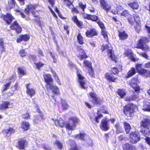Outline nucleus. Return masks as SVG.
Masks as SVG:
<instances>
[{"label": "nucleus", "instance_id": "obj_1", "mask_svg": "<svg viewBox=\"0 0 150 150\" xmlns=\"http://www.w3.org/2000/svg\"><path fill=\"white\" fill-rule=\"evenodd\" d=\"M56 125H58L61 127H65L69 130H73L76 127L79 121V119L76 117H71L69 118L68 122L66 123L63 120L54 119L52 118Z\"/></svg>", "mask_w": 150, "mask_h": 150}, {"label": "nucleus", "instance_id": "obj_2", "mask_svg": "<svg viewBox=\"0 0 150 150\" xmlns=\"http://www.w3.org/2000/svg\"><path fill=\"white\" fill-rule=\"evenodd\" d=\"M37 7L36 5L35 4H30L27 5L26 8L24 10V12L28 16L27 17L23 12L20 10H17V11L19 13L22 18H25L27 21H29L30 19L29 16L30 13L33 17L35 18V20L36 22L40 21V17L39 15L37 14L36 11L34 10L36 9Z\"/></svg>", "mask_w": 150, "mask_h": 150}, {"label": "nucleus", "instance_id": "obj_3", "mask_svg": "<svg viewBox=\"0 0 150 150\" xmlns=\"http://www.w3.org/2000/svg\"><path fill=\"white\" fill-rule=\"evenodd\" d=\"M150 42L149 38L145 36H141L138 40L135 48L141 49L144 51H147L149 50V47L148 45H144Z\"/></svg>", "mask_w": 150, "mask_h": 150}, {"label": "nucleus", "instance_id": "obj_4", "mask_svg": "<svg viewBox=\"0 0 150 150\" xmlns=\"http://www.w3.org/2000/svg\"><path fill=\"white\" fill-rule=\"evenodd\" d=\"M137 108L136 105L129 103L124 106L123 112L127 117H132L134 115V110Z\"/></svg>", "mask_w": 150, "mask_h": 150}, {"label": "nucleus", "instance_id": "obj_5", "mask_svg": "<svg viewBox=\"0 0 150 150\" xmlns=\"http://www.w3.org/2000/svg\"><path fill=\"white\" fill-rule=\"evenodd\" d=\"M89 95L91 98L90 101L94 106L100 105L104 102L103 99L98 97L96 93L94 92H91Z\"/></svg>", "mask_w": 150, "mask_h": 150}, {"label": "nucleus", "instance_id": "obj_6", "mask_svg": "<svg viewBox=\"0 0 150 150\" xmlns=\"http://www.w3.org/2000/svg\"><path fill=\"white\" fill-rule=\"evenodd\" d=\"M28 145V142L26 139L22 138L17 142L16 147L19 150H25Z\"/></svg>", "mask_w": 150, "mask_h": 150}, {"label": "nucleus", "instance_id": "obj_7", "mask_svg": "<svg viewBox=\"0 0 150 150\" xmlns=\"http://www.w3.org/2000/svg\"><path fill=\"white\" fill-rule=\"evenodd\" d=\"M10 29L14 30L16 34L21 33L22 31V29L17 21H14L10 25Z\"/></svg>", "mask_w": 150, "mask_h": 150}, {"label": "nucleus", "instance_id": "obj_8", "mask_svg": "<svg viewBox=\"0 0 150 150\" xmlns=\"http://www.w3.org/2000/svg\"><path fill=\"white\" fill-rule=\"evenodd\" d=\"M137 78L134 77L129 81V84L134 91L138 93L141 89L140 87L137 85Z\"/></svg>", "mask_w": 150, "mask_h": 150}, {"label": "nucleus", "instance_id": "obj_9", "mask_svg": "<svg viewBox=\"0 0 150 150\" xmlns=\"http://www.w3.org/2000/svg\"><path fill=\"white\" fill-rule=\"evenodd\" d=\"M130 142L132 144L138 142L140 140V138L138 132L137 131L132 132L129 134Z\"/></svg>", "mask_w": 150, "mask_h": 150}, {"label": "nucleus", "instance_id": "obj_10", "mask_svg": "<svg viewBox=\"0 0 150 150\" xmlns=\"http://www.w3.org/2000/svg\"><path fill=\"white\" fill-rule=\"evenodd\" d=\"M109 120L106 117L103 118L101 120L99 126L102 130L106 131L110 129L108 123Z\"/></svg>", "mask_w": 150, "mask_h": 150}, {"label": "nucleus", "instance_id": "obj_11", "mask_svg": "<svg viewBox=\"0 0 150 150\" xmlns=\"http://www.w3.org/2000/svg\"><path fill=\"white\" fill-rule=\"evenodd\" d=\"M1 18L8 25L10 24L12 21L15 19L14 17L10 13H7L6 14L1 15Z\"/></svg>", "mask_w": 150, "mask_h": 150}, {"label": "nucleus", "instance_id": "obj_12", "mask_svg": "<svg viewBox=\"0 0 150 150\" xmlns=\"http://www.w3.org/2000/svg\"><path fill=\"white\" fill-rule=\"evenodd\" d=\"M117 32L119 40L124 41L128 38L129 36L128 35L124 30H118Z\"/></svg>", "mask_w": 150, "mask_h": 150}, {"label": "nucleus", "instance_id": "obj_13", "mask_svg": "<svg viewBox=\"0 0 150 150\" xmlns=\"http://www.w3.org/2000/svg\"><path fill=\"white\" fill-rule=\"evenodd\" d=\"M85 35L88 38H92L94 36H97L98 32L96 29L92 28L90 30H87L85 32Z\"/></svg>", "mask_w": 150, "mask_h": 150}, {"label": "nucleus", "instance_id": "obj_14", "mask_svg": "<svg viewBox=\"0 0 150 150\" xmlns=\"http://www.w3.org/2000/svg\"><path fill=\"white\" fill-rule=\"evenodd\" d=\"M30 38L29 34H21L19 35L16 39L17 43H20L22 41L26 42L28 41Z\"/></svg>", "mask_w": 150, "mask_h": 150}, {"label": "nucleus", "instance_id": "obj_15", "mask_svg": "<svg viewBox=\"0 0 150 150\" xmlns=\"http://www.w3.org/2000/svg\"><path fill=\"white\" fill-rule=\"evenodd\" d=\"M116 66L117 67H114L111 68L110 71L113 75L117 76L120 71L119 69L122 70V66L120 62L118 63Z\"/></svg>", "mask_w": 150, "mask_h": 150}, {"label": "nucleus", "instance_id": "obj_16", "mask_svg": "<svg viewBox=\"0 0 150 150\" xmlns=\"http://www.w3.org/2000/svg\"><path fill=\"white\" fill-rule=\"evenodd\" d=\"M83 18L88 20H91L93 21L97 22L99 20L98 17L95 15H90L87 13L83 14Z\"/></svg>", "mask_w": 150, "mask_h": 150}, {"label": "nucleus", "instance_id": "obj_17", "mask_svg": "<svg viewBox=\"0 0 150 150\" xmlns=\"http://www.w3.org/2000/svg\"><path fill=\"white\" fill-rule=\"evenodd\" d=\"M69 143V147L68 148L67 150H81L76 142L74 140L71 139H69L68 140Z\"/></svg>", "mask_w": 150, "mask_h": 150}, {"label": "nucleus", "instance_id": "obj_18", "mask_svg": "<svg viewBox=\"0 0 150 150\" xmlns=\"http://www.w3.org/2000/svg\"><path fill=\"white\" fill-rule=\"evenodd\" d=\"M106 79L109 82L115 83L118 80L117 77L112 75L111 74L106 72L105 75Z\"/></svg>", "mask_w": 150, "mask_h": 150}, {"label": "nucleus", "instance_id": "obj_19", "mask_svg": "<svg viewBox=\"0 0 150 150\" xmlns=\"http://www.w3.org/2000/svg\"><path fill=\"white\" fill-rule=\"evenodd\" d=\"M100 7L104 10L108 12L111 8V6L105 0H99Z\"/></svg>", "mask_w": 150, "mask_h": 150}, {"label": "nucleus", "instance_id": "obj_20", "mask_svg": "<svg viewBox=\"0 0 150 150\" xmlns=\"http://www.w3.org/2000/svg\"><path fill=\"white\" fill-rule=\"evenodd\" d=\"M44 81L46 83V85L49 86L53 84V80L51 76L49 74H46L43 75Z\"/></svg>", "mask_w": 150, "mask_h": 150}, {"label": "nucleus", "instance_id": "obj_21", "mask_svg": "<svg viewBox=\"0 0 150 150\" xmlns=\"http://www.w3.org/2000/svg\"><path fill=\"white\" fill-rule=\"evenodd\" d=\"M36 112L40 114V115H37L35 118V120L36 121L39 122L43 121L45 119V117L43 114L40 111L39 106L37 107Z\"/></svg>", "mask_w": 150, "mask_h": 150}, {"label": "nucleus", "instance_id": "obj_22", "mask_svg": "<svg viewBox=\"0 0 150 150\" xmlns=\"http://www.w3.org/2000/svg\"><path fill=\"white\" fill-rule=\"evenodd\" d=\"M132 1L128 2L127 5L133 10H137L139 8V5L136 0H132Z\"/></svg>", "mask_w": 150, "mask_h": 150}, {"label": "nucleus", "instance_id": "obj_23", "mask_svg": "<svg viewBox=\"0 0 150 150\" xmlns=\"http://www.w3.org/2000/svg\"><path fill=\"white\" fill-rule=\"evenodd\" d=\"M142 64H137L135 66V69L139 74H143L146 73L148 71L143 68H142Z\"/></svg>", "mask_w": 150, "mask_h": 150}, {"label": "nucleus", "instance_id": "obj_24", "mask_svg": "<svg viewBox=\"0 0 150 150\" xmlns=\"http://www.w3.org/2000/svg\"><path fill=\"white\" fill-rule=\"evenodd\" d=\"M52 90L53 93L56 95H59L60 94L59 88L56 86H54L53 84L50 85L49 87L47 88V90Z\"/></svg>", "mask_w": 150, "mask_h": 150}, {"label": "nucleus", "instance_id": "obj_25", "mask_svg": "<svg viewBox=\"0 0 150 150\" xmlns=\"http://www.w3.org/2000/svg\"><path fill=\"white\" fill-rule=\"evenodd\" d=\"M71 19L76 24L78 27L80 28H83V22L79 20L76 15L72 17Z\"/></svg>", "mask_w": 150, "mask_h": 150}, {"label": "nucleus", "instance_id": "obj_26", "mask_svg": "<svg viewBox=\"0 0 150 150\" xmlns=\"http://www.w3.org/2000/svg\"><path fill=\"white\" fill-rule=\"evenodd\" d=\"M136 73V71L135 68L132 67L127 72L125 78L127 79L135 75Z\"/></svg>", "mask_w": 150, "mask_h": 150}, {"label": "nucleus", "instance_id": "obj_27", "mask_svg": "<svg viewBox=\"0 0 150 150\" xmlns=\"http://www.w3.org/2000/svg\"><path fill=\"white\" fill-rule=\"evenodd\" d=\"M108 53L109 54V57L110 58L112 61L114 62L115 63H117L118 61V58L112 52V50L109 49L108 50Z\"/></svg>", "mask_w": 150, "mask_h": 150}, {"label": "nucleus", "instance_id": "obj_28", "mask_svg": "<svg viewBox=\"0 0 150 150\" xmlns=\"http://www.w3.org/2000/svg\"><path fill=\"white\" fill-rule=\"evenodd\" d=\"M15 132V130L13 128L11 127L8 129H4L2 131L3 134L7 137H8V134L10 135L11 134L14 133Z\"/></svg>", "mask_w": 150, "mask_h": 150}, {"label": "nucleus", "instance_id": "obj_29", "mask_svg": "<svg viewBox=\"0 0 150 150\" xmlns=\"http://www.w3.org/2000/svg\"><path fill=\"white\" fill-rule=\"evenodd\" d=\"M140 125L141 127L144 128H146L150 125V120L148 118H145L140 122Z\"/></svg>", "mask_w": 150, "mask_h": 150}, {"label": "nucleus", "instance_id": "obj_30", "mask_svg": "<svg viewBox=\"0 0 150 150\" xmlns=\"http://www.w3.org/2000/svg\"><path fill=\"white\" fill-rule=\"evenodd\" d=\"M17 69L19 76L21 77L26 75L27 74L26 71L23 67H18Z\"/></svg>", "mask_w": 150, "mask_h": 150}, {"label": "nucleus", "instance_id": "obj_31", "mask_svg": "<svg viewBox=\"0 0 150 150\" xmlns=\"http://www.w3.org/2000/svg\"><path fill=\"white\" fill-rule=\"evenodd\" d=\"M21 128L24 131H27L30 128V125L29 123L27 122H22L21 123Z\"/></svg>", "mask_w": 150, "mask_h": 150}, {"label": "nucleus", "instance_id": "obj_32", "mask_svg": "<svg viewBox=\"0 0 150 150\" xmlns=\"http://www.w3.org/2000/svg\"><path fill=\"white\" fill-rule=\"evenodd\" d=\"M10 105V102L5 101L0 105V110H5L9 108L8 105Z\"/></svg>", "mask_w": 150, "mask_h": 150}, {"label": "nucleus", "instance_id": "obj_33", "mask_svg": "<svg viewBox=\"0 0 150 150\" xmlns=\"http://www.w3.org/2000/svg\"><path fill=\"white\" fill-rule=\"evenodd\" d=\"M117 93L120 96V98H123L126 95V93L125 90L123 89H118Z\"/></svg>", "mask_w": 150, "mask_h": 150}, {"label": "nucleus", "instance_id": "obj_34", "mask_svg": "<svg viewBox=\"0 0 150 150\" xmlns=\"http://www.w3.org/2000/svg\"><path fill=\"white\" fill-rule=\"evenodd\" d=\"M83 66L86 68H88V69H92V63L89 61L87 60H84L83 62Z\"/></svg>", "mask_w": 150, "mask_h": 150}, {"label": "nucleus", "instance_id": "obj_35", "mask_svg": "<svg viewBox=\"0 0 150 150\" xmlns=\"http://www.w3.org/2000/svg\"><path fill=\"white\" fill-rule=\"evenodd\" d=\"M77 41L80 45H83L84 43V41L83 37L80 33H79L77 36Z\"/></svg>", "mask_w": 150, "mask_h": 150}, {"label": "nucleus", "instance_id": "obj_36", "mask_svg": "<svg viewBox=\"0 0 150 150\" xmlns=\"http://www.w3.org/2000/svg\"><path fill=\"white\" fill-rule=\"evenodd\" d=\"M114 126L116 129L117 133L119 134L122 132L123 129L119 122L117 123Z\"/></svg>", "mask_w": 150, "mask_h": 150}, {"label": "nucleus", "instance_id": "obj_37", "mask_svg": "<svg viewBox=\"0 0 150 150\" xmlns=\"http://www.w3.org/2000/svg\"><path fill=\"white\" fill-rule=\"evenodd\" d=\"M123 123L124 129L126 132V133L128 134L130 130L131 126L127 122H124Z\"/></svg>", "mask_w": 150, "mask_h": 150}, {"label": "nucleus", "instance_id": "obj_38", "mask_svg": "<svg viewBox=\"0 0 150 150\" xmlns=\"http://www.w3.org/2000/svg\"><path fill=\"white\" fill-rule=\"evenodd\" d=\"M26 93L30 97H32L35 94V91L34 88H30L27 90Z\"/></svg>", "mask_w": 150, "mask_h": 150}, {"label": "nucleus", "instance_id": "obj_39", "mask_svg": "<svg viewBox=\"0 0 150 150\" xmlns=\"http://www.w3.org/2000/svg\"><path fill=\"white\" fill-rule=\"evenodd\" d=\"M16 3L15 0H9L8 1V5L10 9L15 7Z\"/></svg>", "mask_w": 150, "mask_h": 150}, {"label": "nucleus", "instance_id": "obj_40", "mask_svg": "<svg viewBox=\"0 0 150 150\" xmlns=\"http://www.w3.org/2000/svg\"><path fill=\"white\" fill-rule=\"evenodd\" d=\"M97 116H96L95 118V121L96 123L99 122V120L103 117L102 114L100 113V110L97 111Z\"/></svg>", "mask_w": 150, "mask_h": 150}, {"label": "nucleus", "instance_id": "obj_41", "mask_svg": "<svg viewBox=\"0 0 150 150\" xmlns=\"http://www.w3.org/2000/svg\"><path fill=\"white\" fill-rule=\"evenodd\" d=\"M107 109V108L106 106L103 105L100 108L99 110H100V112L104 114H109V112Z\"/></svg>", "mask_w": 150, "mask_h": 150}, {"label": "nucleus", "instance_id": "obj_42", "mask_svg": "<svg viewBox=\"0 0 150 150\" xmlns=\"http://www.w3.org/2000/svg\"><path fill=\"white\" fill-rule=\"evenodd\" d=\"M83 54L79 55L78 57L79 58L80 60H82L83 59H86L88 57V56L86 54V53L84 51L82 52Z\"/></svg>", "mask_w": 150, "mask_h": 150}, {"label": "nucleus", "instance_id": "obj_43", "mask_svg": "<svg viewBox=\"0 0 150 150\" xmlns=\"http://www.w3.org/2000/svg\"><path fill=\"white\" fill-rule=\"evenodd\" d=\"M78 7L82 10V11L83 12V14L85 13V9L86 8V4H83L82 2H80L78 3Z\"/></svg>", "mask_w": 150, "mask_h": 150}, {"label": "nucleus", "instance_id": "obj_44", "mask_svg": "<svg viewBox=\"0 0 150 150\" xmlns=\"http://www.w3.org/2000/svg\"><path fill=\"white\" fill-rule=\"evenodd\" d=\"M61 103V105L63 110H66L68 109L69 105L65 101H62Z\"/></svg>", "mask_w": 150, "mask_h": 150}, {"label": "nucleus", "instance_id": "obj_45", "mask_svg": "<svg viewBox=\"0 0 150 150\" xmlns=\"http://www.w3.org/2000/svg\"><path fill=\"white\" fill-rule=\"evenodd\" d=\"M127 20L131 25H132L134 23V19L132 15H130L128 17Z\"/></svg>", "mask_w": 150, "mask_h": 150}, {"label": "nucleus", "instance_id": "obj_46", "mask_svg": "<svg viewBox=\"0 0 150 150\" xmlns=\"http://www.w3.org/2000/svg\"><path fill=\"white\" fill-rule=\"evenodd\" d=\"M35 64L36 68L38 70H40V68L44 66V64L41 62L39 61L35 63Z\"/></svg>", "mask_w": 150, "mask_h": 150}, {"label": "nucleus", "instance_id": "obj_47", "mask_svg": "<svg viewBox=\"0 0 150 150\" xmlns=\"http://www.w3.org/2000/svg\"><path fill=\"white\" fill-rule=\"evenodd\" d=\"M79 85L81 86V87L84 89L87 90L88 88L87 86H85L86 83L84 80L81 81H79Z\"/></svg>", "mask_w": 150, "mask_h": 150}, {"label": "nucleus", "instance_id": "obj_48", "mask_svg": "<svg viewBox=\"0 0 150 150\" xmlns=\"http://www.w3.org/2000/svg\"><path fill=\"white\" fill-rule=\"evenodd\" d=\"M51 71L52 74H53L54 77L56 81L58 83V84L60 85L61 83L58 77L57 76V75L56 72L53 71V69H51Z\"/></svg>", "mask_w": 150, "mask_h": 150}, {"label": "nucleus", "instance_id": "obj_49", "mask_svg": "<svg viewBox=\"0 0 150 150\" xmlns=\"http://www.w3.org/2000/svg\"><path fill=\"white\" fill-rule=\"evenodd\" d=\"M54 144L56 145L58 149L62 150L63 148V145L61 142L58 140H56Z\"/></svg>", "mask_w": 150, "mask_h": 150}, {"label": "nucleus", "instance_id": "obj_50", "mask_svg": "<svg viewBox=\"0 0 150 150\" xmlns=\"http://www.w3.org/2000/svg\"><path fill=\"white\" fill-rule=\"evenodd\" d=\"M97 23L101 30L105 29L104 24L100 19H99L98 21L97 22Z\"/></svg>", "mask_w": 150, "mask_h": 150}, {"label": "nucleus", "instance_id": "obj_51", "mask_svg": "<svg viewBox=\"0 0 150 150\" xmlns=\"http://www.w3.org/2000/svg\"><path fill=\"white\" fill-rule=\"evenodd\" d=\"M19 54L21 57H23L26 56L27 52H25V50L21 49L19 50Z\"/></svg>", "mask_w": 150, "mask_h": 150}, {"label": "nucleus", "instance_id": "obj_52", "mask_svg": "<svg viewBox=\"0 0 150 150\" xmlns=\"http://www.w3.org/2000/svg\"><path fill=\"white\" fill-rule=\"evenodd\" d=\"M11 82V81L9 82L6 83L3 85V88L2 90V92L6 91L9 88V87L10 86Z\"/></svg>", "mask_w": 150, "mask_h": 150}, {"label": "nucleus", "instance_id": "obj_53", "mask_svg": "<svg viewBox=\"0 0 150 150\" xmlns=\"http://www.w3.org/2000/svg\"><path fill=\"white\" fill-rule=\"evenodd\" d=\"M76 75L78 79V82L80 81L84 80L85 79L83 77L80 73L79 71H77Z\"/></svg>", "mask_w": 150, "mask_h": 150}, {"label": "nucleus", "instance_id": "obj_54", "mask_svg": "<svg viewBox=\"0 0 150 150\" xmlns=\"http://www.w3.org/2000/svg\"><path fill=\"white\" fill-rule=\"evenodd\" d=\"M101 34L103 36V37L107 40H108V36L107 35V32L105 29L101 30Z\"/></svg>", "mask_w": 150, "mask_h": 150}, {"label": "nucleus", "instance_id": "obj_55", "mask_svg": "<svg viewBox=\"0 0 150 150\" xmlns=\"http://www.w3.org/2000/svg\"><path fill=\"white\" fill-rule=\"evenodd\" d=\"M143 110L145 111L150 112V104L144 105Z\"/></svg>", "mask_w": 150, "mask_h": 150}, {"label": "nucleus", "instance_id": "obj_56", "mask_svg": "<svg viewBox=\"0 0 150 150\" xmlns=\"http://www.w3.org/2000/svg\"><path fill=\"white\" fill-rule=\"evenodd\" d=\"M23 119H30V116L28 112H26L25 113L22 115Z\"/></svg>", "mask_w": 150, "mask_h": 150}, {"label": "nucleus", "instance_id": "obj_57", "mask_svg": "<svg viewBox=\"0 0 150 150\" xmlns=\"http://www.w3.org/2000/svg\"><path fill=\"white\" fill-rule=\"evenodd\" d=\"M130 15L129 14L128 11L127 10H125L123 11L120 14V15L122 16H124L125 17L127 16H129Z\"/></svg>", "mask_w": 150, "mask_h": 150}, {"label": "nucleus", "instance_id": "obj_58", "mask_svg": "<svg viewBox=\"0 0 150 150\" xmlns=\"http://www.w3.org/2000/svg\"><path fill=\"white\" fill-rule=\"evenodd\" d=\"M130 144L128 143H126L123 144L122 147L123 150H128Z\"/></svg>", "mask_w": 150, "mask_h": 150}, {"label": "nucleus", "instance_id": "obj_59", "mask_svg": "<svg viewBox=\"0 0 150 150\" xmlns=\"http://www.w3.org/2000/svg\"><path fill=\"white\" fill-rule=\"evenodd\" d=\"M55 11L58 13L59 16L60 18L64 20L66 18L62 16L61 14L60 13L57 7L55 8Z\"/></svg>", "mask_w": 150, "mask_h": 150}, {"label": "nucleus", "instance_id": "obj_60", "mask_svg": "<svg viewBox=\"0 0 150 150\" xmlns=\"http://www.w3.org/2000/svg\"><path fill=\"white\" fill-rule=\"evenodd\" d=\"M79 134V139L85 141L86 140L85 139V137L86 135V134L85 133H80Z\"/></svg>", "mask_w": 150, "mask_h": 150}, {"label": "nucleus", "instance_id": "obj_61", "mask_svg": "<svg viewBox=\"0 0 150 150\" xmlns=\"http://www.w3.org/2000/svg\"><path fill=\"white\" fill-rule=\"evenodd\" d=\"M36 56L35 54H30L28 55V57L30 60L35 61L36 59Z\"/></svg>", "mask_w": 150, "mask_h": 150}, {"label": "nucleus", "instance_id": "obj_62", "mask_svg": "<svg viewBox=\"0 0 150 150\" xmlns=\"http://www.w3.org/2000/svg\"><path fill=\"white\" fill-rule=\"evenodd\" d=\"M133 17H134V21L136 23H138L140 21V18L137 14H134Z\"/></svg>", "mask_w": 150, "mask_h": 150}, {"label": "nucleus", "instance_id": "obj_63", "mask_svg": "<svg viewBox=\"0 0 150 150\" xmlns=\"http://www.w3.org/2000/svg\"><path fill=\"white\" fill-rule=\"evenodd\" d=\"M17 78V76L15 73L11 75V76L9 77L8 80L9 81L13 80L15 81Z\"/></svg>", "mask_w": 150, "mask_h": 150}, {"label": "nucleus", "instance_id": "obj_64", "mask_svg": "<svg viewBox=\"0 0 150 150\" xmlns=\"http://www.w3.org/2000/svg\"><path fill=\"white\" fill-rule=\"evenodd\" d=\"M109 47L108 45H102L101 46L100 50L102 52L108 48Z\"/></svg>", "mask_w": 150, "mask_h": 150}]
</instances>
